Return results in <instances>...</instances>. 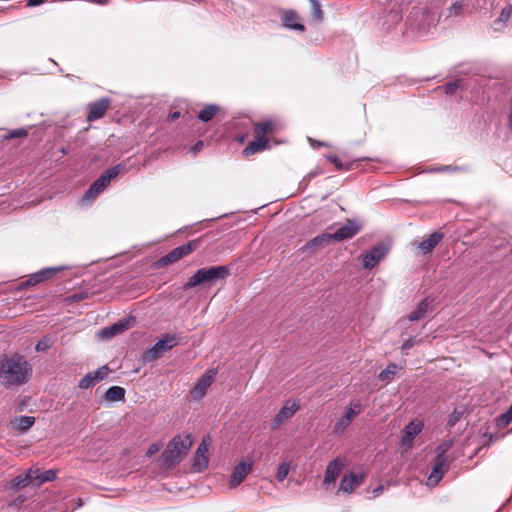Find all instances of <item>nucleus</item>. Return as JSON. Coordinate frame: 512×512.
Returning <instances> with one entry per match:
<instances>
[{
    "instance_id": "1",
    "label": "nucleus",
    "mask_w": 512,
    "mask_h": 512,
    "mask_svg": "<svg viewBox=\"0 0 512 512\" xmlns=\"http://www.w3.org/2000/svg\"><path fill=\"white\" fill-rule=\"evenodd\" d=\"M440 7V0H430L413 7L407 18L409 28L415 30L419 36L427 35L432 29L436 28L440 17Z\"/></svg>"
},
{
    "instance_id": "2",
    "label": "nucleus",
    "mask_w": 512,
    "mask_h": 512,
    "mask_svg": "<svg viewBox=\"0 0 512 512\" xmlns=\"http://www.w3.org/2000/svg\"><path fill=\"white\" fill-rule=\"evenodd\" d=\"M31 370L30 364L21 355L14 354L0 359V381L6 388L26 383Z\"/></svg>"
},
{
    "instance_id": "3",
    "label": "nucleus",
    "mask_w": 512,
    "mask_h": 512,
    "mask_svg": "<svg viewBox=\"0 0 512 512\" xmlns=\"http://www.w3.org/2000/svg\"><path fill=\"white\" fill-rule=\"evenodd\" d=\"M192 443L190 435L175 436L163 451L161 455L162 462L168 467L178 464L187 454Z\"/></svg>"
},
{
    "instance_id": "4",
    "label": "nucleus",
    "mask_w": 512,
    "mask_h": 512,
    "mask_svg": "<svg viewBox=\"0 0 512 512\" xmlns=\"http://www.w3.org/2000/svg\"><path fill=\"white\" fill-rule=\"evenodd\" d=\"M229 275L226 266H213L209 268L198 269L185 283L184 289H191L198 285L225 279Z\"/></svg>"
},
{
    "instance_id": "5",
    "label": "nucleus",
    "mask_w": 512,
    "mask_h": 512,
    "mask_svg": "<svg viewBox=\"0 0 512 512\" xmlns=\"http://www.w3.org/2000/svg\"><path fill=\"white\" fill-rule=\"evenodd\" d=\"M179 343V338L175 334H165L151 348L142 355L143 363H150L161 358L167 351L171 350Z\"/></svg>"
},
{
    "instance_id": "6",
    "label": "nucleus",
    "mask_w": 512,
    "mask_h": 512,
    "mask_svg": "<svg viewBox=\"0 0 512 512\" xmlns=\"http://www.w3.org/2000/svg\"><path fill=\"white\" fill-rule=\"evenodd\" d=\"M392 244L384 240L373 246L368 252L361 255V264L364 269L371 270L389 254Z\"/></svg>"
},
{
    "instance_id": "7",
    "label": "nucleus",
    "mask_w": 512,
    "mask_h": 512,
    "mask_svg": "<svg viewBox=\"0 0 512 512\" xmlns=\"http://www.w3.org/2000/svg\"><path fill=\"white\" fill-rule=\"evenodd\" d=\"M360 226H340V228L333 234H322L315 237L311 242V246H317L327 241H341L344 239H350L354 237L358 232Z\"/></svg>"
},
{
    "instance_id": "8",
    "label": "nucleus",
    "mask_w": 512,
    "mask_h": 512,
    "mask_svg": "<svg viewBox=\"0 0 512 512\" xmlns=\"http://www.w3.org/2000/svg\"><path fill=\"white\" fill-rule=\"evenodd\" d=\"M198 246V241H190L186 244H183L175 249H173L168 254L164 255L160 260L157 262V267H163L167 266L173 263L178 262L183 257L190 254L193 250H195Z\"/></svg>"
},
{
    "instance_id": "9",
    "label": "nucleus",
    "mask_w": 512,
    "mask_h": 512,
    "mask_svg": "<svg viewBox=\"0 0 512 512\" xmlns=\"http://www.w3.org/2000/svg\"><path fill=\"white\" fill-rule=\"evenodd\" d=\"M361 404L359 401H351L344 415L334 424L333 432L342 434L350 425L352 420L361 412Z\"/></svg>"
},
{
    "instance_id": "10",
    "label": "nucleus",
    "mask_w": 512,
    "mask_h": 512,
    "mask_svg": "<svg viewBox=\"0 0 512 512\" xmlns=\"http://www.w3.org/2000/svg\"><path fill=\"white\" fill-rule=\"evenodd\" d=\"M253 469V461L252 460H243L238 463L234 468L230 475L229 479V488L234 489L238 487L243 480L250 474Z\"/></svg>"
},
{
    "instance_id": "11",
    "label": "nucleus",
    "mask_w": 512,
    "mask_h": 512,
    "mask_svg": "<svg viewBox=\"0 0 512 512\" xmlns=\"http://www.w3.org/2000/svg\"><path fill=\"white\" fill-rule=\"evenodd\" d=\"M300 408V404L295 400H287L271 422L272 429H277L280 425L290 419Z\"/></svg>"
},
{
    "instance_id": "12",
    "label": "nucleus",
    "mask_w": 512,
    "mask_h": 512,
    "mask_svg": "<svg viewBox=\"0 0 512 512\" xmlns=\"http://www.w3.org/2000/svg\"><path fill=\"white\" fill-rule=\"evenodd\" d=\"M216 374V370L210 369L204 375H202V377L198 380L191 391V396L193 399L200 400L205 396L208 388L213 383Z\"/></svg>"
},
{
    "instance_id": "13",
    "label": "nucleus",
    "mask_w": 512,
    "mask_h": 512,
    "mask_svg": "<svg viewBox=\"0 0 512 512\" xmlns=\"http://www.w3.org/2000/svg\"><path fill=\"white\" fill-rule=\"evenodd\" d=\"M446 449H442L437 455L436 462L427 478V486L434 487L442 479L444 475V466L446 465V457L444 455Z\"/></svg>"
},
{
    "instance_id": "14",
    "label": "nucleus",
    "mask_w": 512,
    "mask_h": 512,
    "mask_svg": "<svg viewBox=\"0 0 512 512\" xmlns=\"http://www.w3.org/2000/svg\"><path fill=\"white\" fill-rule=\"evenodd\" d=\"M123 170L124 165L117 164L104 171L91 185H93L100 193H102L110 184L111 180Z\"/></svg>"
},
{
    "instance_id": "15",
    "label": "nucleus",
    "mask_w": 512,
    "mask_h": 512,
    "mask_svg": "<svg viewBox=\"0 0 512 512\" xmlns=\"http://www.w3.org/2000/svg\"><path fill=\"white\" fill-rule=\"evenodd\" d=\"M108 375V367L106 365L99 369L87 373L79 382L78 387L86 390L95 386L96 383L106 378Z\"/></svg>"
},
{
    "instance_id": "16",
    "label": "nucleus",
    "mask_w": 512,
    "mask_h": 512,
    "mask_svg": "<svg viewBox=\"0 0 512 512\" xmlns=\"http://www.w3.org/2000/svg\"><path fill=\"white\" fill-rule=\"evenodd\" d=\"M61 268L59 267H47L39 270L38 272L32 274L28 280L20 284V288L34 286L39 284L45 280L52 278Z\"/></svg>"
},
{
    "instance_id": "17",
    "label": "nucleus",
    "mask_w": 512,
    "mask_h": 512,
    "mask_svg": "<svg viewBox=\"0 0 512 512\" xmlns=\"http://www.w3.org/2000/svg\"><path fill=\"white\" fill-rule=\"evenodd\" d=\"M344 466H345L344 460L339 457L330 461L326 467L323 485L333 484L336 481V479L338 478V476L340 475Z\"/></svg>"
},
{
    "instance_id": "18",
    "label": "nucleus",
    "mask_w": 512,
    "mask_h": 512,
    "mask_svg": "<svg viewBox=\"0 0 512 512\" xmlns=\"http://www.w3.org/2000/svg\"><path fill=\"white\" fill-rule=\"evenodd\" d=\"M208 450L209 444L205 439L199 444L194 459H193V469L196 472H202L208 466Z\"/></svg>"
},
{
    "instance_id": "19",
    "label": "nucleus",
    "mask_w": 512,
    "mask_h": 512,
    "mask_svg": "<svg viewBox=\"0 0 512 512\" xmlns=\"http://www.w3.org/2000/svg\"><path fill=\"white\" fill-rule=\"evenodd\" d=\"M423 428V422L415 419L410 421L403 429L401 442L405 446H411L412 441L421 432Z\"/></svg>"
},
{
    "instance_id": "20",
    "label": "nucleus",
    "mask_w": 512,
    "mask_h": 512,
    "mask_svg": "<svg viewBox=\"0 0 512 512\" xmlns=\"http://www.w3.org/2000/svg\"><path fill=\"white\" fill-rule=\"evenodd\" d=\"M109 105L110 100L108 98H102L93 103H90L87 120L92 122L102 118L105 115L107 109L109 108Z\"/></svg>"
},
{
    "instance_id": "21",
    "label": "nucleus",
    "mask_w": 512,
    "mask_h": 512,
    "mask_svg": "<svg viewBox=\"0 0 512 512\" xmlns=\"http://www.w3.org/2000/svg\"><path fill=\"white\" fill-rule=\"evenodd\" d=\"M132 321H134V320L132 319ZM130 322H131L130 319L120 320L117 323H115V324H113V325H111L109 327L103 328L99 332V336L102 339H110V338L116 336L117 334H119V333L125 331L126 329H128L130 327Z\"/></svg>"
},
{
    "instance_id": "22",
    "label": "nucleus",
    "mask_w": 512,
    "mask_h": 512,
    "mask_svg": "<svg viewBox=\"0 0 512 512\" xmlns=\"http://www.w3.org/2000/svg\"><path fill=\"white\" fill-rule=\"evenodd\" d=\"M364 479V475H357L355 473H350L349 475H345L341 480L340 487L338 491H342L345 493H351L357 486H359Z\"/></svg>"
},
{
    "instance_id": "23",
    "label": "nucleus",
    "mask_w": 512,
    "mask_h": 512,
    "mask_svg": "<svg viewBox=\"0 0 512 512\" xmlns=\"http://www.w3.org/2000/svg\"><path fill=\"white\" fill-rule=\"evenodd\" d=\"M444 234L440 231H436L429 235V237L418 244V248L423 254L430 253L436 245H438L443 239Z\"/></svg>"
},
{
    "instance_id": "24",
    "label": "nucleus",
    "mask_w": 512,
    "mask_h": 512,
    "mask_svg": "<svg viewBox=\"0 0 512 512\" xmlns=\"http://www.w3.org/2000/svg\"><path fill=\"white\" fill-rule=\"evenodd\" d=\"M269 145V140L267 138L255 137L253 141H251L244 149L243 155L250 156L260 151L265 150Z\"/></svg>"
},
{
    "instance_id": "25",
    "label": "nucleus",
    "mask_w": 512,
    "mask_h": 512,
    "mask_svg": "<svg viewBox=\"0 0 512 512\" xmlns=\"http://www.w3.org/2000/svg\"><path fill=\"white\" fill-rule=\"evenodd\" d=\"M433 300L430 298H424L417 307L408 315L409 321H418L422 319L428 310L431 308Z\"/></svg>"
},
{
    "instance_id": "26",
    "label": "nucleus",
    "mask_w": 512,
    "mask_h": 512,
    "mask_svg": "<svg viewBox=\"0 0 512 512\" xmlns=\"http://www.w3.org/2000/svg\"><path fill=\"white\" fill-rule=\"evenodd\" d=\"M512 15V4H507L500 12L499 16L493 22L495 31H502L507 26Z\"/></svg>"
},
{
    "instance_id": "27",
    "label": "nucleus",
    "mask_w": 512,
    "mask_h": 512,
    "mask_svg": "<svg viewBox=\"0 0 512 512\" xmlns=\"http://www.w3.org/2000/svg\"><path fill=\"white\" fill-rule=\"evenodd\" d=\"M282 22L286 28L303 32L304 26L299 23V16L293 11H285L282 15Z\"/></svg>"
},
{
    "instance_id": "28",
    "label": "nucleus",
    "mask_w": 512,
    "mask_h": 512,
    "mask_svg": "<svg viewBox=\"0 0 512 512\" xmlns=\"http://www.w3.org/2000/svg\"><path fill=\"white\" fill-rule=\"evenodd\" d=\"M276 126V122L273 120H266L258 123L254 127V137L266 138L268 133H272L277 129Z\"/></svg>"
},
{
    "instance_id": "29",
    "label": "nucleus",
    "mask_w": 512,
    "mask_h": 512,
    "mask_svg": "<svg viewBox=\"0 0 512 512\" xmlns=\"http://www.w3.org/2000/svg\"><path fill=\"white\" fill-rule=\"evenodd\" d=\"M125 389L120 386H111L105 392V399L110 402L124 400Z\"/></svg>"
},
{
    "instance_id": "30",
    "label": "nucleus",
    "mask_w": 512,
    "mask_h": 512,
    "mask_svg": "<svg viewBox=\"0 0 512 512\" xmlns=\"http://www.w3.org/2000/svg\"><path fill=\"white\" fill-rule=\"evenodd\" d=\"M218 106L210 104L206 105L198 114L197 118L202 122H208L211 120L218 111Z\"/></svg>"
},
{
    "instance_id": "31",
    "label": "nucleus",
    "mask_w": 512,
    "mask_h": 512,
    "mask_svg": "<svg viewBox=\"0 0 512 512\" xmlns=\"http://www.w3.org/2000/svg\"><path fill=\"white\" fill-rule=\"evenodd\" d=\"M32 472H25L24 474L16 476L11 482V488L19 489L31 483Z\"/></svg>"
},
{
    "instance_id": "32",
    "label": "nucleus",
    "mask_w": 512,
    "mask_h": 512,
    "mask_svg": "<svg viewBox=\"0 0 512 512\" xmlns=\"http://www.w3.org/2000/svg\"><path fill=\"white\" fill-rule=\"evenodd\" d=\"M464 7H465V4H464L463 0H459V1L454 2L445 11V17L448 19V18H452V17H456V16L461 15L463 13V11H464Z\"/></svg>"
},
{
    "instance_id": "33",
    "label": "nucleus",
    "mask_w": 512,
    "mask_h": 512,
    "mask_svg": "<svg viewBox=\"0 0 512 512\" xmlns=\"http://www.w3.org/2000/svg\"><path fill=\"white\" fill-rule=\"evenodd\" d=\"M35 422L31 416H21L15 420V428L21 432L27 431Z\"/></svg>"
},
{
    "instance_id": "34",
    "label": "nucleus",
    "mask_w": 512,
    "mask_h": 512,
    "mask_svg": "<svg viewBox=\"0 0 512 512\" xmlns=\"http://www.w3.org/2000/svg\"><path fill=\"white\" fill-rule=\"evenodd\" d=\"M101 193L91 185L89 189L84 193L80 202L82 205H88L93 202Z\"/></svg>"
},
{
    "instance_id": "35",
    "label": "nucleus",
    "mask_w": 512,
    "mask_h": 512,
    "mask_svg": "<svg viewBox=\"0 0 512 512\" xmlns=\"http://www.w3.org/2000/svg\"><path fill=\"white\" fill-rule=\"evenodd\" d=\"M397 366L395 364L388 365L384 370L380 372L378 378L381 381H390L391 376L395 374Z\"/></svg>"
},
{
    "instance_id": "36",
    "label": "nucleus",
    "mask_w": 512,
    "mask_h": 512,
    "mask_svg": "<svg viewBox=\"0 0 512 512\" xmlns=\"http://www.w3.org/2000/svg\"><path fill=\"white\" fill-rule=\"evenodd\" d=\"M311 3V14L313 18L320 22L323 19V12L321 10V5L317 0H310Z\"/></svg>"
},
{
    "instance_id": "37",
    "label": "nucleus",
    "mask_w": 512,
    "mask_h": 512,
    "mask_svg": "<svg viewBox=\"0 0 512 512\" xmlns=\"http://www.w3.org/2000/svg\"><path fill=\"white\" fill-rule=\"evenodd\" d=\"M462 83L463 81L460 79L448 82L443 86V89L446 94L452 95L457 91V89H459L462 86Z\"/></svg>"
},
{
    "instance_id": "38",
    "label": "nucleus",
    "mask_w": 512,
    "mask_h": 512,
    "mask_svg": "<svg viewBox=\"0 0 512 512\" xmlns=\"http://www.w3.org/2000/svg\"><path fill=\"white\" fill-rule=\"evenodd\" d=\"M290 471V465L286 462H283L279 465L278 471L276 474V478L279 482H282L286 479L288 473Z\"/></svg>"
},
{
    "instance_id": "39",
    "label": "nucleus",
    "mask_w": 512,
    "mask_h": 512,
    "mask_svg": "<svg viewBox=\"0 0 512 512\" xmlns=\"http://www.w3.org/2000/svg\"><path fill=\"white\" fill-rule=\"evenodd\" d=\"M28 135V131L24 128L13 129L4 136V139L23 138Z\"/></svg>"
},
{
    "instance_id": "40",
    "label": "nucleus",
    "mask_w": 512,
    "mask_h": 512,
    "mask_svg": "<svg viewBox=\"0 0 512 512\" xmlns=\"http://www.w3.org/2000/svg\"><path fill=\"white\" fill-rule=\"evenodd\" d=\"M53 342L50 338L48 337H43L42 339H40L37 343H36V346H35V349L36 351L38 352H44L46 351L47 349H49L51 346H52Z\"/></svg>"
},
{
    "instance_id": "41",
    "label": "nucleus",
    "mask_w": 512,
    "mask_h": 512,
    "mask_svg": "<svg viewBox=\"0 0 512 512\" xmlns=\"http://www.w3.org/2000/svg\"><path fill=\"white\" fill-rule=\"evenodd\" d=\"M56 478V472L54 470H46L42 472L40 476V483L52 481Z\"/></svg>"
},
{
    "instance_id": "42",
    "label": "nucleus",
    "mask_w": 512,
    "mask_h": 512,
    "mask_svg": "<svg viewBox=\"0 0 512 512\" xmlns=\"http://www.w3.org/2000/svg\"><path fill=\"white\" fill-rule=\"evenodd\" d=\"M499 421L502 424H509L512 421V403L509 409L500 416Z\"/></svg>"
},
{
    "instance_id": "43",
    "label": "nucleus",
    "mask_w": 512,
    "mask_h": 512,
    "mask_svg": "<svg viewBox=\"0 0 512 512\" xmlns=\"http://www.w3.org/2000/svg\"><path fill=\"white\" fill-rule=\"evenodd\" d=\"M161 446L159 444L153 443L147 449V456H152L160 450Z\"/></svg>"
},
{
    "instance_id": "44",
    "label": "nucleus",
    "mask_w": 512,
    "mask_h": 512,
    "mask_svg": "<svg viewBox=\"0 0 512 512\" xmlns=\"http://www.w3.org/2000/svg\"><path fill=\"white\" fill-rule=\"evenodd\" d=\"M26 472H32L31 483L34 480H38L40 482V476H41L42 472L39 469H29Z\"/></svg>"
},
{
    "instance_id": "45",
    "label": "nucleus",
    "mask_w": 512,
    "mask_h": 512,
    "mask_svg": "<svg viewBox=\"0 0 512 512\" xmlns=\"http://www.w3.org/2000/svg\"><path fill=\"white\" fill-rule=\"evenodd\" d=\"M203 147V141H198L195 143V145H193L190 149V152L194 155H196L197 153H199L201 151Z\"/></svg>"
},
{
    "instance_id": "46",
    "label": "nucleus",
    "mask_w": 512,
    "mask_h": 512,
    "mask_svg": "<svg viewBox=\"0 0 512 512\" xmlns=\"http://www.w3.org/2000/svg\"><path fill=\"white\" fill-rule=\"evenodd\" d=\"M414 345V340L412 338L408 339L407 341H405L402 345V349L403 350H408L410 348H412Z\"/></svg>"
},
{
    "instance_id": "47",
    "label": "nucleus",
    "mask_w": 512,
    "mask_h": 512,
    "mask_svg": "<svg viewBox=\"0 0 512 512\" xmlns=\"http://www.w3.org/2000/svg\"><path fill=\"white\" fill-rule=\"evenodd\" d=\"M46 0H28L27 1V6L29 7H35V6H38V5H41L42 3H44Z\"/></svg>"
},
{
    "instance_id": "48",
    "label": "nucleus",
    "mask_w": 512,
    "mask_h": 512,
    "mask_svg": "<svg viewBox=\"0 0 512 512\" xmlns=\"http://www.w3.org/2000/svg\"><path fill=\"white\" fill-rule=\"evenodd\" d=\"M332 163L336 165L337 168H341V163L336 156H329L328 158Z\"/></svg>"
},
{
    "instance_id": "49",
    "label": "nucleus",
    "mask_w": 512,
    "mask_h": 512,
    "mask_svg": "<svg viewBox=\"0 0 512 512\" xmlns=\"http://www.w3.org/2000/svg\"><path fill=\"white\" fill-rule=\"evenodd\" d=\"M384 490V487L382 485H379L377 486L374 490H373V494L375 497L381 495V493L383 492Z\"/></svg>"
},
{
    "instance_id": "50",
    "label": "nucleus",
    "mask_w": 512,
    "mask_h": 512,
    "mask_svg": "<svg viewBox=\"0 0 512 512\" xmlns=\"http://www.w3.org/2000/svg\"><path fill=\"white\" fill-rule=\"evenodd\" d=\"M180 117V112L178 111H175L173 113H171L169 116H168V119L170 121H174L175 119L179 118Z\"/></svg>"
},
{
    "instance_id": "51",
    "label": "nucleus",
    "mask_w": 512,
    "mask_h": 512,
    "mask_svg": "<svg viewBox=\"0 0 512 512\" xmlns=\"http://www.w3.org/2000/svg\"><path fill=\"white\" fill-rule=\"evenodd\" d=\"M89 1L92 3L101 4V5H104L108 2V0H89Z\"/></svg>"
},
{
    "instance_id": "52",
    "label": "nucleus",
    "mask_w": 512,
    "mask_h": 512,
    "mask_svg": "<svg viewBox=\"0 0 512 512\" xmlns=\"http://www.w3.org/2000/svg\"><path fill=\"white\" fill-rule=\"evenodd\" d=\"M318 174H319V172H317V171H312V172H310V173L307 175V177H308V179H311V178H313V177L317 176Z\"/></svg>"
},
{
    "instance_id": "53",
    "label": "nucleus",
    "mask_w": 512,
    "mask_h": 512,
    "mask_svg": "<svg viewBox=\"0 0 512 512\" xmlns=\"http://www.w3.org/2000/svg\"><path fill=\"white\" fill-rule=\"evenodd\" d=\"M448 169H449L448 166H442V167L435 169V171H444V170H448Z\"/></svg>"
},
{
    "instance_id": "54",
    "label": "nucleus",
    "mask_w": 512,
    "mask_h": 512,
    "mask_svg": "<svg viewBox=\"0 0 512 512\" xmlns=\"http://www.w3.org/2000/svg\"><path fill=\"white\" fill-rule=\"evenodd\" d=\"M346 224H349V225H352V224H357L355 220L353 219H347V222Z\"/></svg>"
},
{
    "instance_id": "55",
    "label": "nucleus",
    "mask_w": 512,
    "mask_h": 512,
    "mask_svg": "<svg viewBox=\"0 0 512 512\" xmlns=\"http://www.w3.org/2000/svg\"><path fill=\"white\" fill-rule=\"evenodd\" d=\"M195 224L200 225V224H202V222H201V221H198V222H196Z\"/></svg>"
},
{
    "instance_id": "56",
    "label": "nucleus",
    "mask_w": 512,
    "mask_h": 512,
    "mask_svg": "<svg viewBox=\"0 0 512 512\" xmlns=\"http://www.w3.org/2000/svg\"><path fill=\"white\" fill-rule=\"evenodd\" d=\"M2 77H3V76H2V75H0V78H2Z\"/></svg>"
},
{
    "instance_id": "57",
    "label": "nucleus",
    "mask_w": 512,
    "mask_h": 512,
    "mask_svg": "<svg viewBox=\"0 0 512 512\" xmlns=\"http://www.w3.org/2000/svg\"><path fill=\"white\" fill-rule=\"evenodd\" d=\"M511 253H512V247H511Z\"/></svg>"
}]
</instances>
